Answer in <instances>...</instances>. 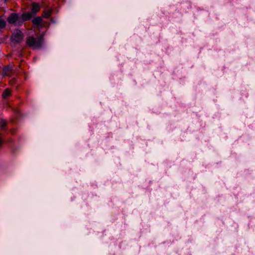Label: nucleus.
<instances>
[{"label": "nucleus", "mask_w": 255, "mask_h": 255, "mask_svg": "<svg viewBox=\"0 0 255 255\" xmlns=\"http://www.w3.org/2000/svg\"><path fill=\"white\" fill-rule=\"evenodd\" d=\"M43 41V37L42 36L36 38L33 36H28L27 37L26 44L29 47L40 48L42 46Z\"/></svg>", "instance_id": "1"}, {"label": "nucleus", "mask_w": 255, "mask_h": 255, "mask_svg": "<svg viewBox=\"0 0 255 255\" xmlns=\"http://www.w3.org/2000/svg\"><path fill=\"white\" fill-rule=\"evenodd\" d=\"M52 12V9H47L46 10H45L43 11L42 15H43V16L44 18H48L51 15Z\"/></svg>", "instance_id": "7"}, {"label": "nucleus", "mask_w": 255, "mask_h": 255, "mask_svg": "<svg viewBox=\"0 0 255 255\" xmlns=\"http://www.w3.org/2000/svg\"><path fill=\"white\" fill-rule=\"evenodd\" d=\"M12 67L10 65L4 66L2 70L1 75L3 76H10L12 73Z\"/></svg>", "instance_id": "4"}, {"label": "nucleus", "mask_w": 255, "mask_h": 255, "mask_svg": "<svg viewBox=\"0 0 255 255\" xmlns=\"http://www.w3.org/2000/svg\"><path fill=\"white\" fill-rule=\"evenodd\" d=\"M32 14L31 12L23 13L20 16L21 21H22V24L23 22L30 20L32 17Z\"/></svg>", "instance_id": "5"}, {"label": "nucleus", "mask_w": 255, "mask_h": 255, "mask_svg": "<svg viewBox=\"0 0 255 255\" xmlns=\"http://www.w3.org/2000/svg\"><path fill=\"white\" fill-rule=\"evenodd\" d=\"M7 22L15 26H20L22 25L20 16L17 13H11L7 18Z\"/></svg>", "instance_id": "2"}, {"label": "nucleus", "mask_w": 255, "mask_h": 255, "mask_svg": "<svg viewBox=\"0 0 255 255\" xmlns=\"http://www.w3.org/2000/svg\"><path fill=\"white\" fill-rule=\"evenodd\" d=\"M11 38L15 43H20L23 39V34L19 29L15 30L12 33Z\"/></svg>", "instance_id": "3"}, {"label": "nucleus", "mask_w": 255, "mask_h": 255, "mask_svg": "<svg viewBox=\"0 0 255 255\" xmlns=\"http://www.w3.org/2000/svg\"><path fill=\"white\" fill-rule=\"evenodd\" d=\"M32 7H31V12L32 15L36 14L37 12H38L40 9L39 5L36 2L32 3Z\"/></svg>", "instance_id": "6"}, {"label": "nucleus", "mask_w": 255, "mask_h": 255, "mask_svg": "<svg viewBox=\"0 0 255 255\" xmlns=\"http://www.w3.org/2000/svg\"><path fill=\"white\" fill-rule=\"evenodd\" d=\"M42 21V18L41 17H36L32 19V23L33 24L36 26H38Z\"/></svg>", "instance_id": "8"}, {"label": "nucleus", "mask_w": 255, "mask_h": 255, "mask_svg": "<svg viewBox=\"0 0 255 255\" xmlns=\"http://www.w3.org/2000/svg\"><path fill=\"white\" fill-rule=\"evenodd\" d=\"M0 125L1 129H2L3 130H6L7 122L5 120H4L3 119H1L0 121Z\"/></svg>", "instance_id": "10"}, {"label": "nucleus", "mask_w": 255, "mask_h": 255, "mask_svg": "<svg viewBox=\"0 0 255 255\" xmlns=\"http://www.w3.org/2000/svg\"><path fill=\"white\" fill-rule=\"evenodd\" d=\"M10 95V90L7 88L5 89L2 93V97L3 98L5 99Z\"/></svg>", "instance_id": "9"}, {"label": "nucleus", "mask_w": 255, "mask_h": 255, "mask_svg": "<svg viewBox=\"0 0 255 255\" xmlns=\"http://www.w3.org/2000/svg\"><path fill=\"white\" fill-rule=\"evenodd\" d=\"M5 26V21L0 16V29L4 28Z\"/></svg>", "instance_id": "11"}]
</instances>
